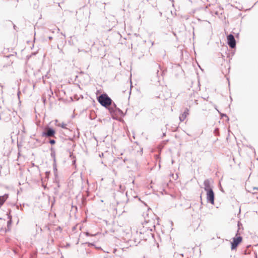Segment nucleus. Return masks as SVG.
<instances>
[{
	"mask_svg": "<svg viewBox=\"0 0 258 258\" xmlns=\"http://www.w3.org/2000/svg\"><path fill=\"white\" fill-rule=\"evenodd\" d=\"M204 189L206 191V198L208 203L214 204L215 194L211 186L210 181L207 179L204 182Z\"/></svg>",
	"mask_w": 258,
	"mask_h": 258,
	"instance_id": "obj_1",
	"label": "nucleus"
},
{
	"mask_svg": "<svg viewBox=\"0 0 258 258\" xmlns=\"http://www.w3.org/2000/svg\"><path fill=\"white\" fill-rule=\"evenodd\" d=\"M97 100L102 106L106 108H108L112 102V99L106 93H103L97 97Z\"/></svg>",
	"mask_w": 258,
	"mask_h": 258,
	"instance_id": "obj_2",
	"label": "nucleus"
},
{
	"mask_svg": "<svg viewBox=\"0 0 258 258\" xmlns=\"http://www.w3.org/2000/svg\"><path fill=\"white\" fill-rule=\"evenodd\" d=\"M238 234V230L237 231V233L236 234V236L232 238V241L230 242L231 243V250L236 249L238 246V245L242 242V236L239 235Z\"/></svg>",
	"mask_w": 258,
	"mask_h": 258,
	"instance_id": "obj_3",
	"label": "nucleus"
},
{
	"mask_svg": "<svg viewBox=\"0 0 258 258\" xmlns=\"http://www.w3.org/2000/svg\"><path fill=\"white\" fill-rule=\"evenodd\" d=\"M227 44L230 48H233L236 47V40L233 34H229L227 37Z\"/></svg>",
	"mask_w": 258,
	"mask_h": 258,
	"instance_id": "obj_4",
	"label": "nucleus"
},
{
	"mask_svg": "<svg viewBox=\"0 0 258 258\" xmlns=\"http://www.w3.org/2000/svg\"><path fill=\"white\" fill-rule=\"evenodd\" d=\"M55 131L51 127H49L47 131H44L42 133V136L45 137H53L55 138Z\"/></svg>",
	"mask_w": 258,
	"mask_h": 258,
	"instance_id": "obj_5",
	"label": "nucleus"
},
{
	"mask_svg": "<svg viewBox=\"0 0 258 258\" xmlns=\"http://www.w3.org/2000/svg\"><path fill=\"white\" fill-rule=\"evenodd\" d=\"M112 115V117L113 119H117L118 116H123L124 114L123 111L119 108H116L115 110L112 109V113H110Z\"/></svg>",
	"mask_w": 258,
	"mask_h": 258,
	"instance_id": "obj_6",
	"label": "nucleus"
},
{
	"mask_svg": "<svg viewBox=\"0 0 258 258\" xmlns=\"http://www.w3.org/2000/svg\"><path fill=\"white\" fill-rule=\"evenodd\" d=\"M152 229H148L147 231L144 233V236H143V239L144 240H148V239H154V234L152 233Z\"/></svg>",
	"mask_w": 258,
	"mask_h": 258,
	"instance_id": "obj_7",
	"label": "nucleus"
},
{
	"mask_svg": "<svg viewBox=\"0 0 258 258\" xmlns=\"http://www.w3.org/2000/svg\"><path fill=\"white\" fill-rule=\"evenodd\" d=\"M158 73L159 70L158 69H157V72L154 74V75L153 77H152L151 79V81L152 82V83L156 85L160 84V77L159 76Z\"/></svg>",
	"mask_w": 258,
	"mask_h": 258,
	"instance_id": "obj_8",
	"label": "nucleus"
},
{
	"mask_svg": "<svg viewBox=\"0 0 258 258\" xmlns=\"http://www.w3.org/2000/svg\"><path fill=\"white\" fill-rule=\"evenodd\" d=\"M8 218L9 220L7 221V228H5L4 229V233H6L11 230V227L12 224V217L10 215V213L7 212Z\"/></svg>",
	"mask_w": 258,
	"mask_h": 258,
	"instance_id": "obj_9",
	"label": "nucleus"
},
{
	"mask_svg": "<svg viewBox=\"0 0 258 258\" xmlns=\"http://www.w3.org/2000/svg\"><path fill=\"white\" fill-rule=\"evenodd\" d=\"M189 114V109L187 108H185L183 112L179 116V120L180 121H183L187 115Z\"/></svg>",
	"mask_w": 258,
	"mask_h": 258,
	"instance_id": "obj_10",
	"label": "nucleus"
},
{
	"mask_svg": "<svg viewBox=\"0 0 258 258\" xmlns=\"http://www.w3.org/2000/svg\"><path fill=\"white\" fill-rule=\"evenodd\" d=\"M9 198V194H5L3 196H0V208L4 205Z\"/></svg>",
	"mask_w": 258,
	"mask_h": 258,
	"instance_id": "obj_11",
	"label": "nucleus"
},
{
	"mask_svg": "<svg viewBox=\"0 0 258 258\" xmlns=\"http://www.w3.org/2000/svg\"><path fill=\"white\" fill-rule=\"evenodd\" d=\"M116 108H117L116 104L112 100L111 104L108 106V108H106L108 109L110 113H112V109L115 110Z\"/></svg>",
	"mask_w": 258,
	"mask_h": 258,
	"instance_id": "obj_12",
	"label": "nucleus"
},
{
	"mask_svg": "<svg viewBox=\"0 0 258 258\" xmlns=\"http://www.w3.org/2000/svg\"><path fill=\"white\" fill-rule=\"evenodd\" d=\"M51 151L50 156L53 159V161L54 162H56V158H55V151L54 149L51 147L50 149Z\"/></svg>",
	"mask_w": 258,
	"mask_h": 258,
	"instance_id": "obj_13",
	"label": "nucleus"
},
{
	"mask_svg": "<svg viewBox=\"0 0 258 258\" xmlns=\"http://www.w3.org/2000/svg\"><path fill=\"white\" fill-rule=\"evenodd\" d=\"M89 118L91 120L95 119L96 118V114L94 111H91L89 116Z\"/></svg>",
	"mask_w": 258,
	"mask_h": 258,
	"instance_id": "obj_14",
	"label": "nucleus"
},
{
	"mask_svg": "<svg viewBox=\"0 0 258 258\" xmlns=\"http://www.w3.org/2000/svg\"><path fill=\"white\" fill-rule=\"evenodd\" d=\"M53 169L54 173V175L55 177L57 176V166H56V162L53 163Z\"/></svg>",
	"mask_w": 258,
	"mask_h": 258,
	"instance_id": "obj_15",
	"label": "nucleus"
},
{
	"mask_svg": "<svg viewBox=\"0 0 258 258\" xmlns=\"http://www.w3.org/2000/svg\"><path fill=\"white\" fill-rule=\"evenodd\" d=\"M5 23L6 26H7V27H11L12 26V25H13V22L10 20L6 21Z\"/></svg>",
	"mask_w": 258,
	"mask_h": 258,
	"instance_id": "obj_16",
	"label": "nucleus"
},
{
	"mask_svg": "<svg viewBox=\"0 0 258 258\" xmlns=\"http://www.w3.org/2000/svg\"><path fill=\"white\" fill-rule=\"evenodd\" d=\"M218 112L220 114V116H221V118H223V117H225V118H227V120H229V117L225 113H221L219 111H218Z\"/></svg>",
	"mask_w": 258,
	"mask_h": 258,
	"instance_id": "obj_17",
	"label": "nucleus"
},
{
	"mask_svg": "<svg viewBox=\"0 0 258 258\" xmlns=\"http://www.w3.org/2000/svg\"><path fill=\"white\" fill-rule=\"evenodd\" d=\"M58 126H60L61 127H62V128H64V129H67V124L62 122L61 123V124H59L57 125Z\"/></svg>",
	"mask_w": 258,
	"mask_h": 258,
	"instance_id": "obj_18",
	"label": "nucleus"
},
{
	"mask_svg": "<svg viewBox=\"0 0 258 258\" xmlns=\"http://www.w3.org/2000/svg\"><path fill=\"white\" fill-rule=\"evenodd\" d=\"M85 244H87L88 246L89 247H91V246H95V245L94 244V242H87L85 243Z\"/></svg>",
	"mask_w": 258,
	"mask_h": 258,
	"instance_id": "obj_19",
	"label": "nucleus"
},
{
	"mask_svg": "<svg viewBox=\"0 0 258 258\" xmlns=\"http://www.w3.org/2000/svg\"><path fill=\"white\" fill-rule=\"evenodd\" d=\"M3 114H4V113L3 112L0 114V119H3ZM10 119V116H8L7 117V118H4V120H7V121L9 120Z\"/></svg>",
	"mask_w": 258,
	"mask_h": 258,
	"instance_id": "obj_20",
	"label": "nucleus"
},
{
	"mask_svg": "<svg viewBox=\"0 0 258 258\" xmlns=\"http://www.w3.org/2000/svg\"><path fill=\"white\" fill-rule=\"evenodd\" d=\"M48 142L52 145H54L56 143L54 139L50 140Z\"/></svg>",
	"mask_w": 258,
	"mask_h": 258,
	"instance_id": "obj_21",
	"label": "nucleus"
},
{
	"mask_svg": "<svg viewBox=\"0 0 258 258\" xmlns=\"http://www.w3.org/2000/svg\"><path fill=\"white\" fill-rule=\"evenodd\" d=\"M140 237L141 239H143V236H144V232L143 231H140Z\"/></svg>",
	"mask_w": 258,
	"mask_h": 258,
	"instance_id": "obj_22",
	"label": "nucleus"
},
{
	"mask_svg": "<svg viewBox=\"0 0 258 258\" xmlns=\"http://www.w3.org/2000/svg\"><path fill=\"white\" fill-rule=\"evenodd\" d=\"M85 234L87 236H93L94 235L90 234L89 232H85Z\"/></svg>",
	"mask_w": 258,
	"mask_h": 258,
	"instance_id": "obj_23",
	"label": "nucleus"
},
{
	"mask_svg": "<svg viewBox=\"0 0 258 258\" xmlns=\"http://www.w3.org/2000/svg\"><path fill=\"white\" fill-rule=\"evenodd\" d=\"M119 189L121 192H122L124 190V187L122 186L121 185H119Z\"/></svg>",
	"mask_w": 258,
	"mask_h": 258,
	"instance_id": "obj_24",
	"label": "nucleus"
},
{
	"mask_svg": "<svg viewBox=\"0 0 258 258\" xmlns=\"http://www.w3.org/2000/svg\"><path fill=\"white\" fill-rule=\"evenodd\" d=\"M54 194L57 195L58 193V189L57 188H56V187H54Z\"/></svg>",
	"mask_w": 258,
	"mask_h": 258,
	"instance_id": "obj_25",
	"label": "nucleus"
},
{
	"mask_svg": "<svg viewBox=\"0 0 258 258\" xmlns=\"http://www.w3.org/2000/svg\"><path fill=\"white\" fill-rule=\"evenodd\" d=\"M12 26L14 30H15L16 31H17V27L13 23V25H12Z\"/></svg>",
	"mask_w": 258,
	"mask_h": 258,
	"instance_id": "obj_26",
	"label": "nucleus"
},
{
	"mask_svg": "<svg viewBox=\"0 0 258 258\" xmlns=\"http://www.w3.org/2000/svg\"><path fill=\"white\" fill-rule=\"evenodd\" d=\"M55 181H56V183H57V187H56V188L58 189V188L60 187V184H59L58 181H57L56 180H55Z\"/></svg>",
	"mask_w": 258,
	"mask_h": 258,
	"instance_id": "obj_27",
	"label": "nucleus"
},
{
	"mask_svg": "<svg viewBox=\"0 0 258 258\" xmlns=\"http://www.w3.org/2000/svg\"><path fill=\"white\" fill-rule=\"evenodd\" d=\"M155 67L157 68L158 69H160V66L158 64V63H155Z\"/></svg>",
	"mask_w": 258,
	"mask_h": 258,
	"instance_id": "obj_28",
	"label": "nucleus"
},
{
	"mask_svg": "<svg viewBox=\"0 0 258 258\" xmlns=\"http://www.w3.org/2000/svg\"><path fill=\"white\" fill-rule=\"evenodd\" d=\"M237 226L238 227V229H239L240 228V226H242V224H241V223L240 222H238V223H237Z\"/></svg>",
	"mask_w": 258,
	"mask_h": 258,
	"instance_id": "obj_29",
	"label": "nucleus"
},
{
	"mask_svg": "<svg viewBox=\"0 0 258 258\" xmlns=\"http://www.w3.org/2000/svg\"><path fill=\"white\" fill-rule=\"evenodd\" d=\"M95 248L96 249H100V250H102L101 247H100V246H96V245H95Z\"/></svg>",
	"mask_w": 258,
	"mask_h": 258,
	"instance_id": "obj_30",
	"label": "nucleus"
},
{
	"mask_svg": "<svg viewBox=\"0 0 258 258\" xmlns=\"http://www.w3.org/2000/svg\"><path fill=\"white\" fill-rule=\"evenodd\" d=\"M36 141L37 142V143H41V141L39 139H35Z\"/></svg>",
	"mask_w": 258,
	"mask_h": 258,
	"instance_id": "obj_31",
	"label": "nucleus"
},
{
	"mask_svg": "<svg viewBox=\"0 0 258 258\" xmlns=\"http://www.w3.org/2000/svg\"><path fill=\"white\" fill-rule=\"evenodd\" d=\"M220 190H221L222 192H224V191L223 189L222 188V187H221V185H220Z\"/></svg>",
	"mask_w": 258,
	"mask_h": 258,
	"instance_id": "obj_32",
	"label": "nucleus"
},
{
	"mask_svg": "<svg viewBox=\"0 0 258 258\" xmlns=\"http://www.w3.org/2000/svg\"><path fill=\"white\" fill-rule=\"evenodd\" d=\"M54 199V200L52 202V206L54 204V203H55V198H53Z\"/></svg>",
	"mask_w": 258,
	"mask_h": 258,
	"instance_id": "obj_33",
	"label": "nucleus"
},
{
	"mask_svg": "<svg viewBox=\"0 0 258 258\" xmlns=\"http://www.w3.org/2000/svg\"><path fill=\"white\" fill-rule=\"evenodd\" d=\"M48 39H49V40H51L53 39V38L51 36H49Z\"/></svg>",
	"mask_w": 258,
	"mask_h": 258,
	"instance_id": "obj_34",
	"label": "nucleus"
},
{
	"mask_svg": "<svg viewBox=\"0 0 258 258\" xmlns=\"http://www.w3.org/2000/svg\"><path fill=\"white\" fill-rule=\"evenodd\" d=\"M165 136H166V133H163V134H162V138H163Z\"/></svg>",
	"mask_w": 258,
	"mask_h": 258,
	"instance_id": "obj_35",
	"label": "nucleus"
},
{
	"mask_svg": "<svg viewBox=\"0 0 258 258\" xmlns=\"http://www.w3.org/2000/svg\"><path fill=\"white\" fill-rule=\"evenodd\" d=\"M70 246V243H67V245H66V247H69Z\"/></svg>",
	"mask_w": 258,
	"mask_h": 258,
	"instance_id": "obj_36",
	"label": "nucleus"
},
{
	"mask_svg": "<svg viewBox=\"0 0 258 258\" xmlns=\"http://www.w3.org/2000/svg\"><path fill=\"white\" fill-rule=\"evenodd\" d=\"M43 101L44 103L45 104V102H46V99L45 98H43Z\"/></svg>",
	"mask_w": 258,
	"mask_h": 258,
	"instance_id": "obj_37",
	"label": "nucleus"
},
{
	"mask_svg": "<svg viewBox=\"0 0 258 258\" xmlns=\"http://www.w3.org/2000/svg\"><path fill=\"white\" fill-rule=\"evenodd\" d=\"M201 200H202V197H201ZM202 204H203V202H202V201H201V205H202ZM201 208H202V206H201V207H200V209H201Z\"/></svg>",
	"mask_w": 258,
	"mask_h": 258,
	"instance_id": "obj_38",
	"label": "nucleus"
},
{
	"mask_svg": "<svg viewBox=\"0 0 258 258\" xmlns=\"http://www.w3.org/2000/svg\"><path fill=\"white\" fill-rule=\"evenodd\" d=\"M253 189H254H254H257H257H258V187H254L253 188Z\"/></svg>",
	"mask_w": 258,
	"mask_h": 258,
	"instance_id": "obj_39",
	"label": "nucleus"
},
{
	"mask_svg": "<svg viewBox=\"0 0 258 258\" xmlns=\"http://www.w3.org/2000/svg\"><path fill=\"white\" fill-rule=\"evenodd\" d=\"M4 228H1V230H0V231H1V232H4Z\"/></svg>",
	"mask_w": 258,
	"mask_h": 258,
	"instance_id": "obj_40",
	"label": "nucleus"
},
{
	"mask_svg": "<svg viewBox=\"0 0 258 258\" xmlns=\"http://www.w3.org/2000/svg\"><path fill=\"white\" fill-rule=\"evenodd\" d=\"M61 35H63L64 37H66V35L64 34L61 33Z\"/></svg>",
	"mask_w": 258,
	"mask_h": 258,
	"instance_id": "obj_41",
	"label": "nucleus"
},
{
	"mask_svg": "<svg viewBox=\"0 0 258 258\" xmlns=\"http://www.w3.org/2000/svg\"><path fill=\"white\" fill-rule=\"evenodd\" d=\"M191 207V205H190L188 207H187L186 209L190 208Z\"/></svg>",
	"mask_w": 258,
	"mask_h": 258,
	"instance_id": "obj_42",
	"label": "nucleus"
},
{
	"mask_svg": "<svg viewBox=\"0 0 258 258\" xmlns=\"http://www.w3.org/2000/svg\"><path fill=\"white\" fill-rule=\"evenodd\" d=\"M173 35L175 36H176V34L175 33H174V32H173Z\"/></svg>",
	"mask_w": 258,
	"mask_h": 258,
	"instance_id": "obj_43",
	"label": "nucleus"
},
{
	"mask_svg": "<svg viewBox=\"0 0 258 258\" xmlns=\"http://www.w3.org/2000/svg\"><path fill=\"white\" fill-rule=\"evenodd\" d=\"M214 107H215V109H216L218 111H219V110L217 109L216 106H215Z\"/></svg>",
	"mask_w": 258,
	"mask_h": 258,
	"instance_id": "obj_44",
	"label": "nucleus"
},
{
	"mask_svg": "<svg viewBox=\"0 0 258 258\" xmlns=\"http://www.w3.org/2000/svg\"><path fill=\"white\" fill-rule=\"evenodd\" d=\"M75 162H76V160H74V161H73V164H74V163H75Z\"/></svg>",
	"mask_w": 258,
	"mask_h": 258,
	"instance_id": "obj_45",
	"label": "nucleus"
},
{
	"mask_svg": "<svg viewBox=\"0 0 258 258\" xmlns=\"http://www.w3.org/2000/svg\"><path fill=\"white\" fill-rule=\"evenodd\" d=\"M189 2H190L191 3H192V0H189Z\"/></svg>",
	"mask_w": 258,
	"mask_h": 258,
	"instance_id": "obj_46",
	"label": "nucleus"
},
{
	"mask_svg": "<svg viewBox=\"0 0 258 258\" xmlns=\"http://www.w3.org/2000/svg\"><path fill=\"white\" fill-rule=\"evenodd\" d=\"M125 160H126V159H124L123 160V162H125Z\"/></svg>",
	"mask_w": 258,
	"mask_h": 258,
	"instance_id": "obj_47",
	"label": "nucleus"
},
{
	"mask_svg": "<svg viewBox=\"0 0 258 258\" xmlns=\"http://www.w3.org/2000/svg\"><path fill=\"white\" fill-rule=\"evenodd\" d=\"M182 256H183V254H180Z\"/></svg>",
	"mask_w": 258,
	"mask_h": 258,
	"instance_id": "obj_48",
	"label": "nucleus"
},
{
	"mask_svg": "<svg viewBox=\"0 0 258 258\" xmlns=\"http://www.w3.org/2000/svg\"><path fill=\"white\" fill-rule=\"evenodd\" d=\"M195 103H196L197 104H198V103H197V100H196V101H195Z\"/></svg>",
	"mask_w": 258,
	"mask_h": 258,
	"instance_id": "obj_49",
	"label": "nucleus"
},
{
	"mask_svg": "<svg viewBox=\"0 0 258 258\" xmlns=\"http://www.w3.org/2000/svg\"><path fill=\"white\" fill-rule=\"evenodd\" d=\"M226 118V120L227 121H228L229 120H227V118Z\"/></svg>",
	"mask_w": 258,
	"mask_h": 258,
	"instance_id": "obj_50",
	"label": "nucleus"
},
{
	"mask_svg": "<svg viewBox=\"0 0 258 258\" xmlns=\"http://www.w3.org/2000/svg\"><path fill=\"white\" fill-rule=\"evenodd\" d=\"M239 33L237 34V36H238Z\"/></svg>",
	"mask_w": 258,
	"mask_h": 258,
	"instance_id": "obj_51",
	"label": "nucleus"
},
{
	"mask_svg": "<svg viewBox=\"0 0 258 258\" xmlns=\"http://www.w3.org/2000/svg\"><path fill=\"white\" fill-rule=\"evenodd\" d=\"M187 258H188V257H187Z\"/></svg>",
	"mask_w": 258,
	"mask_h": 258,
	"instance_id": "obj_52",
	"label": "nucleus"
}]
</instances>
